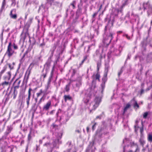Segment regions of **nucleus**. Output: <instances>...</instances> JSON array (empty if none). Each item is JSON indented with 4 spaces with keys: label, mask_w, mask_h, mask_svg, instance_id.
<instances>
[{
    "label": "nucleus",
    "mask_w": 152,
    "mask_h": 152,
    "mask_svg": "<svg viewBox=\"0 0 152 152\" xmlns=\"http://www.w3.org/2000/svg\"><path fill=\"white\" fill-rule=\"evenodd\" d=\"M102 101L101 98L99 96L95 97L94 100L90 104V105L92 106V109L90 110V113L92 110H95L99 107Z\"/></svg>",
    "instance_id": "nucleus-1"
},
{
    "label": "nucleus",
    "mask_w": 152,
    "mask_h": 152,
    "mask_svg": "<svg viewBox=\"0 0 152 152\" xmlns=\"http://www.w3.org/2000/svg\"><path fill=\"white\" fill-rule=\"evenodd\" d=\"M12 44L11 42L9 43L7 49L5 53V55L10 58L15 53V51L12 48Z\"/></svg>",
    "instance_id": "nucleus-2"
},
{
    "label": "nucleus",
    "mask_w": 152,
    "mask_h": 152,
    "mask_svg": "<svg viewBox=\"0 0 152 152\" xmlns=\"http://www.w3.org/2000/svg\"><path fill=\"white\" fill-rule=\"evenodd\" d=\"M47 3L50 5V6H54L56 7L59 6H61L62 3L59 0H47Z\"/></svg>",
    "instance_id": "nucleus-3"
},
{
    "label": "nucleus",
    "mask_w": 152,
    "mask_h": 152,
    "mask_svg": "<svg viewBox=\"0 0 152 152\" xmlns=\"http://www.w3.org/2000/svg\"><path fill=\"white\" fill-rule=\"evenodd\" d=\"M31 73V70H30L29 71H27L26 72L24 76L23 80V81L22 84L23 85L24 83H25V85L24 89V91H25L27 83L28 81V80L29 77V76Z\"/></svg>",
    "instance_id": "nucleus-4"
},
{
    "label": "nucleus",
    "mask_w": 152,
    "mask_h": 152,
    "mask_svg": "<svg viewBox=\"0 0 152 152\" xmlns=\"http://www.w3.org/2000/svg\"><path fill=\"white\" fill-rule=\"evenodd\" d=\"M22 74L13 83L12 85V87L11 88V89L12 88H13V89L17 90L20 87V85L21 83V81L19 79L22 77Z\"/></svg>",
    "instance_id": "nucleus-5"
},
{
    "label": "nucleus",
    "mask_w": 152,
    "mask_h": 152,
    "mask_svg": "<svg viewBox=\"0 0 152 152\" xmlns=\"http://www.w3.org/2000/svg\"><path fill=\"white\" fill-rule=\"evenodd\" d=\"M51 106V102L50 100L48 101L43 106V110H44L48 111Z\"/></svg>",
    "instance_id": "nucleus-6"
},
{
    "label": "nucleus",
    "mask_w": 152,
    "mask_h": 152,
    "mask_svg": "<svg viewBox=\"0 0 152 152\" xmlns=\"http://www.w3.org/2000/svg\"><path fill=\"white\" fill-rule=\"evenodd\" d=\"M11 76V72L10 71L8 72L3 76V79L4 81H9Z\"/></svg>",
    "instance_id": "nucleus-7"
},
{
    "label": "nucleus",
    "mask_w": 152,
    "mask_h": 152,
    "mask_svg": "<svg viewBox=\"0 0 152 152\" xmlns=\"http://www.w3.org/2000/svg\"><path fill=\"white\" fill-rule=\"evenodd\" d=\"M31 51V50H30L29 48H28L25 51L24 53L23 54L22 57L20 60L22 62H23L25 60V56L26 57L28 58V53H29Z\"/></svg>",
    "instance_id": "nucleus-8"
},
{
    "label": "nucleus",
    "mask_w": 152,
    "mask_h": 152,
    "mask_svg": "<svg viewBox=\"0 0 152 152\" xmlns=\"http://www.w3.org/2000/svg\"><path fill=\"white\" fill-rule=\"evenodd\" d=\"M94 94V90L91 88H88L87 90L86 95V96L91 97V96Z\"/></svg>",
    "instance_id": "nucleus-9"
},
{
    "label": "nucleus",
    "mask_w": 152,
    "mask_h": 152,
    "mask_svg": "<svg viewBox=\"0 0 152 152\" xmlns=\"http://www.w3.org/2000/svg\"><path fill=\"white\" fill-rule=\"evenodd\" d=\"M61 126V125H57L54 123L52 124L51 125L52 129L55 131L59 130L60 129Z\"/></svg>",
    "instance_id": "nucleus-10"
},
{
    "label": "nucleus",
    "mask_w": 152,
    "mask_h": 152,
    "mask_svg": "<svg viewBox=\"0 0 152 152\" xmlns=\"http://www.w3.org/2000/svg\"><path fill=\"white\" fill-rule=\"evenodd\" d=\"M94 80H97L100 81V75L99 72H97L96 75L94 74L92 76Z\"/></svg>",
    "instance_id": "nucleus-11"
},
{
    "label": "nucleus",
    "mask_w": 152,
    "mask_h": 152,
    "mask_svg": "<svg viewBox=\"0 0 152 152\" xmlns=\"http://www.w3.org/2000/svg\"><path fill=\"white\" fill-rule=\"evenodd\" d=\"M10 84L9 81H4V82H2L1 85L2 86L3 88H5L6 87L9 86L8 89L9 88V86Z\"/></svg>",
    "instance_id": "nucleus-12"
},
{
    "label": "nucleus",
    "mask_w": 152,
    "mask_h": 152,
    "mask_svg": "<svg viewBox=\"0 0 152 152\" xmlns=\"http://www.w3.org/2000/svg\"><path fill=\"white\" fill-rule=\"evenodd\" d=\"M63 97L65 102H66L67 100L70 101L72 99V97L69 95H64Z\"/></svg>",
    "instance_id": "nucleus-13"
},
{
    "label": "nucleus",
    "mask_w": 152,
    "mask_h": 152,
    "mask_svg": "<svg viewBox=\"0 0 152 152\" xmlns=\"http://www.w3.org/2000/svg\"><path fill=\"white\" fill-rule=\"evenodd\" d=\"M14 10V9H12L11 10L9 15L11 18L16 19L17 17V15L16 14H12V12Z\"/></svg>",
    "instance_id": "nucleus-14"
},
{
    "label": "nucleus",
    "mask_w": 152,
    "mask_h": 152,
    "mask_svg": "<svg viewBox=\"0 0 152 152\" xmlns=\"http://www.w3.org/2000/svg\"><path fill=\"white\" fill-rule=\"evenodd\" d=\"M91 99V97L86 96L83 99V102L86 105H87Z\"/></svg>",
    "instance_id": "nucleus-15"
},
{
    "label": "nucleus",
    "mask_w": 152,
    "mask_h": 152,
    "mask_svg": "<svg viewBox=\"0 0 152 152\" xmlns=\"http://www.w3.org/2000/svg\"><path fill=\"white\" fill-rule=\"evenodd\" d=\"M115 33L113 32H110L109 33V34L108 36V37H110V39L108 42V43L107 44V45H109V44L111 43L112 40L113 38V35H114Z\"/></svg>",
    "instance_id": "nucleus-16"
},
{
    "label": "nucleus",
    "mask_w": 152,
    "mask_h": 152,
    "mask_svg": "<svg viewBox=\"0 0 152 152\" xmlns=\"http://www.w3.org/2000/svg\"><path fill=\"white\" fill-rule=\"evenodd\" d=\"M130 107L131 105L129 103H127L126 104V106L124 107V109L123 113H122V115H124L128 109Z\"/></svg>",
    "instance_id": "nucleus-17"
},
{
    "label": "nucleus",
    "mask_w": 152,
    "mask_h": 152,
    "mask_svg": "<svg viewBox=\"0 0 152 152\" xmlns=\"http://www.w3.org/2000/svg\"><path fill=\"white\" fill-rule=\"evenodd\" d=\"M130 1L129 0H123V3L121 6V8L122 9L126 5H128Z\"/></svg>",
    "instance_id": "nucleus-18"
},
{
    "label": "nucleus",
    "mask_w": 152,
    "mask_h": 152,
    "mask_svg": "<svg viewBox=\"0 0 152 152\" xmlns=\"http://www.w3.org/2000/svg\"><path fill=\"white\" fill-rule=\"evenodd\" d=\"M130 145L131 148H132L134 146H136V148H138V149H140L137 143H135L134 142L132 141L131 142H130Z\"/></svg>",
    "instance_id": "nucleus-19"
},
{
    "label": "nucleus",
    "mask_w": 152,
    "mask_h": 152,
    "mask_svg": "<svg viewBox=\"0 0 152 152\" xmlns=\"http://www.w3.org/2000/svg\"><path fill=\"white\" fill-rule=\"evenodd\" d=\"M18 94L17 90L13 89V92L12 95V97H13V99H15L16 98Z\"/></svg>",
    "instance_id": "nucleus-20"
},
{
    "label": "nucleus",
    "mask_w": 152,
    "mask_h": 152,
    "mask_svg": "<svg viewBox=\"0 0 152 152\" xmlns=\"http://www.w3.org/2000/svg\"><path fill=\"white\" fill-rule=\"evenodd\" d=\"M12 129V127L11 126H7L6 131L5 132V134L7 135L11 132Z\"/></svg>",
    "instance_id": "nucleus-21"
},
{
    "label": "nucleus",
    "mask_w": 152,
    "mask_h": 152,
    "mask_svg": "<svg viewBox=\"0 0 152 152\" xmlns=\"http://www.w3.org/2000/svg\"><path fill=\"white\" fill-rule=\"evenodd\" d=\"M6 4V2L5 0H3L2 2L1 7V11L2 12L4 9L5 6Z\"/></svg>",
    "instance_id": "nucleus-22"
},
{
    "label": "nucleus",
    "mask_w": 152,
    "mask_h": 152,
    "mask_svg": "<svg viewBox=\"0 0 152 152\" xmlns=\"http://www.w3.org/2000/svg\"><path fill=\"white\" fill-rule=\"evenodd\" d=\"M88 57V56L87 55L84 56L83 57V59L81 63L79 64V67H80L84 63V61L87 60Z\"/></svg>",
    "instance_id": "nucleus-23"
},
{
    "label": "nucleus",
    "mask_w": 152,
    "mask_h": 152,
    "mask_svg": "<svg viewBox=\"0 0 152 152\" xmlns=\"http://www.w3.org/2000/svg\"><path fill=\"white\" fill-rule=\"evenodd\" d=\"M44 95L45 94H44L40 98L38 102L37 103V105H39L40 104H41L42 102H43L45 100V98L44 97Z\"/></svg>",
    "instance_id": "nucleus-24"
},
{
    "label": "nucleus",
    "mask_w": 152,
    "mask_h": 152,
    "mask_svg": "<svg viewBox=\"0 0 152 152\" xmlns=\"http://www.w3.org/2000/svg\"><path fill=\"white\" fill-rule=\"evenodd\" d=\"M32 132V129H31L30 130V131L29 133L28 134V140L29 142L31 139V136Z\"/></svg>",
    "instance_id": "nucleus-25"
},
{
    "label": "nucleus",
    "mask_w": 152,
    "mask_h": 152,
    "mask_svg": "<svg viewBox=\"0 0 152 152\" xmlns=\"http://www.w3.org/2000/svg\"><path fill=\"white\" fill-rule=\"evenodd\" d=\"M7 69L6 66H4L3 69L0 72V79L2 75L5 72Z\"/></svg>",
    "instance_id": "nucleus-26"
},
{
    "label": "nucleus",
    "mask_w": 152,
    "mask_h": 152,
    "mask_svg": "<svg viewBox=\"0 0 152 152\" xmlns=\"http://www.w3.org/2000/svg\"><path fill=\"white\" fill-rule=\"evenodd\" d=\"M70 83H69L68 84L66 85V86L64 88L65 90L66 91L68 92L70 90Z\"/></svg>",
    "instance_id": "nucleus-27"
},
{
    "label": "nucleus",
    "mask_w": 152,
    "mask_h": 152,
    "mask_svg": "<svg viewBox=\"0 0 152 152\" xmlns=\"http://www.w3.org/2000/svg\"><path fill=\"white\" fill-rule=\"evenodd\" d=\"M76 4V1H73L72 2L70 3V5L72 6V9H75V5Z\"/></svg>",
    "instance_id": "nucleus-28"
},
{
    "label": "nucleus",
    "mask_w": 152,
    "mask_h": 152,
    "mask_svg": "<svg viewBox=\"0 0 152 152\" xmlns=\"http://www.w3.org/2000/svg\"><path fill=\"white\" fill-rule=\"evenodd\" d=\"M31 97L29 96H27V98H26V101L27 105V107H28L29 104V101Z\"/></svg>",
    "instance_id": "nucleus-29"
},
{
    "label": "nucleus",
    "mask_w": 152,
    "mask_h": 152,
    "mask_svg": "<svg viewBox=\"0 0 152 152\" xmlns=\"http://www.w3.org/2000/svg\"><path fill=\"white\" fill-rule=\"evenodd\" d=\"M148 140L150 142H152V134H149L148 135Z\"/></svg>",
    "instance_id": "nucleus-30"
},
{
    "label": "nucleus",
    "mask_w": 152,
    "mask_h": 152,
    "mask_svg": "<svg viewBox=\"0 0 152 152\" xmlns=\"http://www.w3.org/2000/svg\"><path fill=\"white\" fill-rule=\"evenodd\" d=\"M51 65V61H48L45 64V66L48 69H49Z\"/></svg>",
    "instance_id": "nucleus-31"
},
{
    "label": "nucleus",
    "mask_w": 152,
    "mask_h": 152,
    "mask_svg": "<svg viewBox=\"0 0 152 152\" xmlns=\"http://www.w3.org/2000/svg\"><path fill=\"white\" fill-rule=\"evenodd\" d=\"M43 90L42 89H40L39 92L37 93V97H39L43 93Z\"/></svg>",
    "instance_id": "nucleus-32"
},
{
    "label": "nucleus",
    "mask_w": 152,
    "mask_h": 152,
    "mask_svg": "<svg viewBox=\"0 0 152 152\" xmlns=\"http://www.w3.org/2000/svg\"><path fill=\"white\" fill-rule=\"evenodd\" d=\"M119 53L118 55L116 54L115 55V56H120L121 55V51H122V50H123V48L121 46H119Z\"/></svg>",
    "instance_id": "nucleus-33"
},
{
    "label": "nucleus",
    "mask_w": 152,
    "mask_h": 152,
    "mask_svg": "<svg viewBox=\"0 0 152 152\" xmlns=\"http://www.w3.org/2000/svg\"><path fill=\"white\" fill-rule=\"evenodd\" d=\"M110 68V66L109 65L107 64L106 65L105 67V70L104 72H107L108 73V71H109V69Z\"/></svg>",
    "instance_id": "nucleus-34"
},
{
    "label": "nucleus",
    "mask_w": 152,
    "mask_h": 152,
    "mask_svg": "<svg viewBox=\"0 0 152 152\" xmlns=\"http://www.w3.org/2000/svg\"><path fill=\"white\" fill-rule=\"evenodd\" d=\"M32 91V89H31V88H29L28 91V96H29L31 97V91Z\"/></svg>",
    "instance_id": "nucleus-35"
},
{
    "label": "nucleus",
    "mask_w": 152,
    "mask_h": 152,
    "mask_svg": "<svg viewBox=\"0 0 152 152\" xmlns=\"http://www.w3.org/2000/svg\"><path fill=\"white\" fill-rule=\"evenodd\" d=\"M133 106L134 108L136 107L137 108H139V105L138 104L137 102L136 101H135V103L134 104Z\"/></svg>",
    "instance_id": "nucleus-36"
},
{
    "label": "nucleus",
    "mask_w": 152,
    "mask_h": 152,
    "mask_svg": "<svg viewBox=\"0 0 152 152\" xmlns=\"http://www.w3.org/2000/svg\"><path fill=\"white\" fill-rule=\"evenodd\" d=\"M72 72L71 76L73 77L75 75L77 71L75 69H72Z\"/></svg>",
    "instance_id": "nucleus-37"
},
{
    "label": "nucleus",
    "mask_w": 152,
    "mask_h": 152,
    "mask_svg": "<svg viewBox=\"0 0 152 152\" xmlns=\"http://www.w3.org/2000/svg\"><path fill=\"white\" fill-rule=\"evenodd\" d=\"M105 83L102 82L101 84V86L102 88V92H103L104 91L105 87Z\"/></svg>",
    "instance_id": "nucleus-38"
},
{
    "label": "nucleus",
    "mask_w": 152,
    "mask_h": 152,
    "mask_svg": "<svg viewBox=\"0 0 152 152\" xmlns=\"http://www.w3.org/2000/svg\"><path fill=\"white\" fill-rule=\"evenodd\" d=\"M16 0H11L12 1V3L11 4V5L12 6H13V7H15L16 4Z\"/></svg>",
    "instance_id": "nucleus-39"
},
{
    "label": "nucleus",
    "mask_w": 152,
    "mask_h": 152,
    "mask_svg": "<svg viewBox=\"0 0 152 152\" xmlns=\"http://www.w3.org/2000/svg\"><path fill=\"white\" fill-rule=\"evenodd\" d=\"M148 3H144L143 4V7L144 10H145L147 9V6H148Z\"/></svg>",
    "instance_id": "nucleus-40"
},
{
    "label": "nucleus",
    "mask_w": 152,
    "mask_h": 152,
    "mask_svg": "<svg viewBox=\"0 0 152 152\" xmlns=\"http://www.w3.org/2000/svg\"><path fill=\"white\" fill-rule=\"evenodd\" d=\"M51 81V80H48L47 82V89H48L49 87H50Z\"/></svg>",
    "instance_id": "nucleus-41"
},
{
    "label": "nucleus",
    "mask_w": 152,
    "mask_h": 152,
    "mask_svg": "<svg viewBox=\"0 0 152 152\" xmlns=\"http://www.w3.org/2000/svg\"><path fill=\"white\" fill-rule=\"evenodd\" d=\"M47 75V73L46 72L45 73L42 75L41 76V78L43 77V80H44L45 78L46 77Z\"/></svg>",
    "instance_id": "nucleus-42"
},
{
    "label": "nucleus",
    "mask_w": 152,
    "mask_h": 152,
    "mask_svg": "<svg viewBox=\"0 0 152 152\" xmlns=\"http://www.w3.org/2000/svg\"><path fill=\"white\" fill-rule=\"evenodd\" d=\"M127 152H140V149L136 148L134 151H133L132 150H130L127 151Z\"/></svg>",
    "instance_id": "nucleus-43"
},
{
    "label": "nucleus",
    "mask_w": 152,
    "mask_h": 152,
    "mask_svg": "<svg viewBox=\"0 0 152 152\" xmlns=\"http://www.w3.org/2000/svg\"><path fill=\"white\" fill-rule=\"evenodd\" d=\"M139 141L140 144L142 145H143L145 143L144 141L143 140H142L141 138L140 139Z\"/></svg>",
    "instance_id": "nucleus-44"
},
{
    "label": "nucleus",
    "mask_w": 152,
    "mask_h": 152,
    "mask_svg": "<svg viewBox=\"0 0 152 152\" xmlns=\"http://www.w3.org/2000/svg\"><path fill=\"white\" fill-rule=\"evenodd\" d=\"M148 115V113L147 112L145 113L143 115V118L145 119L147 118V116Z\"/></svg>",
    "instance_id": "nucleus-45"
},
{
    "label": "nucleus",
    "mask_w": 152,
    "mask_h": 152,
    "mask_svg": "<svg viewBox=\"0 0 152 152\" xmlns=\"http://www.w3.org/2000/svg\"><path fill=\"white\" fill-rule=\"evenodd\" d=\"M13 47L14 49L15 50H17L18 48V46L16 45L15 43H14L13 45Z\"/></svg>",
    "instance_id": "nucleus-46"
},
{
    "label": "nucleus",
    "mask_w": 152,
    "mask_h": 152,
    "mask_svg": "<svg viewBox=\"0 0 152 152\" xmlns=\"http://www.w3.org/2000/svg\"><path fill=\"white\" fill-rule=\"evenodd\" d=\"M107 77H103L102 79V82L105 83L107 80Z\"/></svg>",
    "instance_id": "nucleus-47"
},
{
    "label": "nucleus",
    "mask_w": 152,
    "mask_h": 152,
    "mask_svg": "<svg viewBox=\"0 0 152 152\" xmlns=\"http://www.w3.org/2000/svg\"><path fill=\"white\" fill-rule=\"evenodd\" d=\"M97 124L96 122H95L94 124L92 126V130L93 131H94L95 129L96 126Z\"/></svg>",
    "instance_id": "nucleus-48"
},
{
    "label": "nucleus",
    "mask_w": 152,
    "mask_h": 152,
    "mask_svg": "<svg viewBox=\"0 0 152 152\" xmlns=\"http://www.w3.org/2000/svg\"><path fill=\"white\" fill-rule=\"evenodd\" d=\"M33 20V18H29L28 20V22L30 24H31L32 23V20Z\"/></svg>",
    "instance_id": "nucleus-49"
},
{
    "label": "nucleus",
    "mask_w": 152,
    "mask_h": 152,
    "mask_svg": "<svg viewBox=\"0 0 152 152\" xmlns=\"http://www.w3.org/2000/svg\"><path fill=\"white\" fill-rule=\"evenodd\" d=\"M112 52L111 51H110L108 53L107 56L108 58H110L111 57V54L112 53Z\"/></svg>",
    "instance_id": "nucleus-50"
},
{
    "label": "nucleus",
    "mask_w": 152,
    "mask_h": 152,
    "mask_svg": "<svg viewBox=\"0 0 152 152\" xmlns=\"http://www.w3.org/2000/svg\"><path fill=\"white\" fill-rule=\"evenodd\" d=\"M138 120H136L135 121V123L136 124V125H135L134 126V128L135 129H136L137 127L139 128V126H137V124L138 123Z\"/></svg>",
    "instance_id": "nucleus-51"
},
{
    "label": "nucleus",
    "mask_w": 152,
    "mask_h": 152,
    "mask_svg": "<svg viewBox=\"0 0 152 152\" xmlns=\"http://www.w3.org/2000/svg\"><path fill=\"white\" fill-rule=\"evenodd\" d=\"M7 65L10 69H13V66H12L10 64H8Z\"/></svg>",
    "instance_id": "nucleus-52"
},
{
    "label": "nucleus",
    "mask_w": 152,
    "mask_h": 152,
    "mask_svg": "<svg viewBox=\"0 0 152 152\" xmlns=\"http://www.w3.org/2000/svg\"><path fill=\"white\" fill-rule=\"evenodd\" d=\"M50 142H47L44 144L43 145V146H46V147H47L48 146L50 145Z\"/></svg>",
    "instance_id": "nucleus-53"
},
{
    "label": "nucleus",
    "mask_w": 152,
    "mask_h": 152,
    "mask_svg": "<svg viewBox=\"0 0 152 152\" xmlns=\"http://www.w3.org/2000/svg\"><path fill=\"white\" fill-rule=\"evenodd\" d=\"M124 36H125L127 39L128 40L130 39V37L127 34H125L123 35Z\"/></svg>",
    "instance_id": "nucleus-54"
},
{
    "label": "nucleus",
    "mask_w": 152,
    "mask_h": 152,
    "mask_svg": "<svg viewBox=\"0 0 152 152\" xmlns=\"http://www.w3.org/2000/svg\"><path fill=\"white\" fill-rule=\"evenodd\" d=\"M98 13V12L94 13L92 16L93 18H94L95 17V16L97 15Z\"/></svg>",
    "instance_id": "nucleus-55"
},
{
    "label": "nucleus",
    "mask_w": 152,
    "mask_h": 152,
    "mask_svg": "<svg viewBox=\"0 0 152 152\" xmlns=\"http://www.w3.org/2000/svg\"><path fill=\"white\" fill-rule=\"evenodd\" d=\"M34 64H35L33 62L31 63L29 66V67H31V68H32L33 67Z\"/></svg>",
    "instance_id": "nucleus-56"
},
{
    "label": "nucleus",
    "mask_w": 152,
    "mask_h": 152,
    "mask_svg": "<svg viewBox=\"0 0 152 152\" xmlns=\"http://www.w3.org/2000/svg\"><path fill=\"white\" fill-rule=\"evenodd\" d=\"M56 45H55L53 47V51H52V54H53V53H54L55 49H56Z\"/></svg>",
    "instance_id": "nucleus-57"
},
{
    "label": "nucleus",
    "mask_w": 152,
    "mask_h": 152,
    "mask_svg": "<svg viewBox=\"0 0 152 152\" xmlns=\"http://www.w3.org/2000/svg\"><path fill=\"white\" fill-rule=\"evenodd\" d=\"M62 136V134H61L59 136V137H57V140L58 141L60 139H61Z\"/></svg>",
    "instance_id": "nucleus-58"
},
{
    "label": "nucleus",
    "mask_w": 152,
    "mask_h": 152,
    "mask_svg": "<svg viewBox=\"0 0 152 152\" xmlns=\"http://www.w3.org/2000/svg\"><path fill=\"white\" fill-rule=\"evenodd\" d=\"M122 72H123V71L122 70H120V71L119 72H118V75L119 77L122 74Z\"/></svg>",
    "instance_id": "nucleus-59"
},
{
    "label": "nucleus",
    "mask_w": 152,
    "mask_h": 152,
    "mask_svg": "<svg viewBox=\"0 0 152 152\" xmlns=\"http://www.w3.org/2000/svg\"><path fill=\"white\" fill-rule=\"evenodd\" d=\"M143 131V127H142L140 128V132L141 134H142Z\"/></svg>",
    "instance_id": "nucleus-60"
},
{
    "label": "nucleus",
    "mask_w": 152,
    "mask_h": 152,
    "mask_svg": "<svg viewBox=\"0 0 152 152\" xmlns=\"http://www.w3.org/2000/svg\"><path fill=\"white\" fill-rule=\"evenodd\" d=\"M107 72H105L104 75L103 77H107Z\"/></svg>",
    "instance_id": "nucleus-61"
},
{
    "label": "nucleus",
    "mask_w": 152,
    "mask_h": 152,
    "mask_svg": "<svg viewBox=\"0 0 152 152\" xmlns=\"http://www.w3.org/2000/svg\"><path fill=\"white\" fill-rule=\"evenodd\" d=\"M144 92V90L143 89H141L140 92V94L142 95Z\"/></svg>",
    "instance_id": "nucleus-62"
},
{
    "label": "nucleus",
    "mask_w": 152,
    "mask_h": 152,
    "mask_svg": "<svg viewBox=\"0 0 152 152\" xmlns=\"http://www.w3.org/2000/svg\"><path fill=\"white\" fill-rule=\"evenodd\" d=\"M122 32H123V31H118L117 32V33L118 34H121L122 33Z\"/></svg>",
    "instance_id": "nucleus-63"
},
{
    "label": "nucleus",
    "mask_w": 152,
    "mask_h": 152,
    "mask_svg": "<svg viewBox=\"0 0 152 152\" xmlns=\"http://www.w3.org/2000/svg\"><path fill=\"white\" fill-rule=\"evenodd\" d=\"M28 146H27L26 148L25 152H28Z\"/></svg>",
    "instance_id": "nucleus-64"
}]
</instances>
